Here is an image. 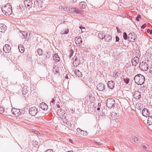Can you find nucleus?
Returning <instances> with one entry per match:
<instances>
[{
    "label": "nucleus",
    "instance_id": "47",
    "mask_svg": "<svg viewBox=\"0 0 152 152\" xmlns=\"http://www.w3.org/2000/svg\"><path fill=\"white\" fill-rule=\"evenodd\" d=\"M77 132L79 133H80L81 132H82V130L80 128H77Z\"/></svg>",
    "mask_w": 152,
    "mask_h": 152
},
{
    "label": "nucleus",
    "instance_id": "32",
    "mask_svg": "<svg viewBox=\"0 0 152 152\" xmlns=\"http://www.w3.org/2000/svg\"><path fill=\"white\" fill-rule=\"evenodd\" d=\"M18 49L21 53H23L24 50V48L22 45H20L18 46Z\"/></svg>",
    "mask_w": 152,
    "mask_h": 152
},
{
    "label": "nucleus",
    "instance_id": "31",
    "mask_svg": "<svg viewBox=\"0 0 152 152\" xmlns=\"http://www.w3.org/2000/svg\"><path fill=\"white\" fill-rule=\"evenodd\" d=\"M105 34L102 32L99 33L98 34V37L102 39H103L104 38V36Z\"/></svg>",
    "mask_w": 152,
    "mask_h": 152
},
{
    "label": "nucleus",
    "instance_id": "7",
    "mask_svg": "<svg viewBox=\"0 0 152 152\" xmlns=\"http://www.w3.org/2000/svg\"><path fill=\"white\" fill-rule=\"evenodd\" d=\"M38 109L35 107H31L29 110V113L32 116H35L38 113Z\"/></svg>",
    "mask_w": 152,
    "mask_h": 152
},
{
    "label": "nucleus",
    "instance_id": "58",
    "mask_svg": "<svg viewBox=\"0 0 152 152\" xmlns=\"http://www.w3.org/2000/svg\"><path fill=\"white\" fill-rule=\"evenodd\" d=\"M97 143H98V144L99 145H101V144L100 142H97Z\"/></svg>",
    "mask_w": 152,
    "mask_h": 152
},
{
    "label": "nucleus",
    "instance_id": "19",
    "mask_svg": "<svg viewBox=\"0 0 152 152\" xmlns=\"http://www.w3.org/2000/svg\"><path fill=\"white\" fill-rule=\"evenodd\" d=\"M142 113L143 116L145 117H148L149 115V111L146 109L144 108L142 111Z\"/></svg>",
    "mask_w": 152,
    "mask_h": 152
},
{
    "label": "nucleus",
    "instance_id": "25",
    "mask_svg": "<svg viewBox=\"0 0 152 152\" xmlns=\"http://www.w3.org/2000/svg\"><path fill=\"white\" fill-rule=\"evenodd\" d=\"M120 74V73H119L118 71L117 70H115L113 72V79L114 80L116 79V78H117L118 77V75H119Z\"/></svg>",
    "mask_w": 152,
    "mask_h": 152
},
{
    "label": "nucleus",
    "instance_id": "20",
    "mask_svg": "<svg viewBox=\"0 0 152 152\" xmlns=\"http://www.w3.org/2000/svg\"><path fill=\"white\" fill-rule=\"evenodd\" d=\"M104 39L106 42H110L112 40V37L109 34L105 35L104 36Z\"/></svg>",
    "mask_w": 152,
    "mask_h": 152
},
{
    "label": "nucleus",
    "instance_id": "35",
    "mask_svg": "<svg viewBox=\"0 0 152 152\" xmlns=\"http://www.w3.org/2000/svg\"><path fill=\"white\" fill-rule=\"evenodd\" d=\"M22 34L23 36V38H26L27 35V33L25 31H22Z\"/></svg>",
    "mask_w": 152,
    "mask_h": 152
},
{
    "label": "nucleus",
    "instance_id": "24",
    "mask_svg": "<svg viewBox=\"0 0 152 152\" xmlns=\"http://www.w3.org/2000/svg\"><path fill=\"white\" fill-rule=\"evenodd\" d=\"M53 60L56 62L59 61L60 58L57 54L56 53L53 56Z\"/></svg>",
    "mask_w": 152,
    "mask_h": 152
},
{
    "label": "nucleus",
    "instance_id": "23",
    "mask_svg": "<svg viewBox=\"0 0 152 152\" xmlns=\"http://www.w3.org/2000/svg\"><path fill=\"white\" fill-rule=\"evenodd\" d=\"M40 107L44 110H47L48 107V106L45 103H42L40 104Z\"/></svg>",
    "mask_w": 152,
    "mask_h": 152
},
{
    "label": "nucleus",
    "instance_id": "26",
    "mask_svg": "<svg viewBox=\"0 0 152 152\" xmlns=\"http://www.w3.org/2000/svg\"><path fill=\"white\" fill-rule=\"evenodd\" d=\"M26 7H25V5L23 6L22 4H20L19 6L18 7L17 10L19 12H22L23 10H25Z\"/></svg>",
    "mask_w": 152,
    "mask_h": 152
},
{
    "label": "nucleus",
    "instance_id": "29",
    "mask_svg": "<svg viewBox=\"0 0 152 152\" xmlns=\"http://www.w3.org/2000/svg\"><path fill=\"white\" fill-rule=\"evenodd\" d=\"M80 5L82 9H84L87 6L86 3L84 1L80 2Z\"/></svg>",
    "mask_w": 152,
    "mask_h": 152
},
{
    "label": "nucleus",
    "instance_id": "11",
    "mask_svg": "<svg viewBox=\"0 0 152 152\" xmlns=\"http://www.w3.org/2000/svg\"><path fill=\"white\" fill-rule=\"evenodd\" d=\"M75 41L76 45L78 46H80L81 45L82 40L81 38L80 37H76L75 39Z\"/></svg>",
    "mask_w": 152,
    "mask_h": 152
},
{
    "label": "nucleus",
    "instance_id": "52",
    "mask_svg": "<svg viewBox=\"0 0 152 152\" xmlns=\"http://www.w3.org/2000/svg\"><path fill=\"white\" fill-rule=\"evenodd\" d=\"M34 132L35 134H40V133H39V132L37 131H34Z\"/></svg>",
    "mask_w": 152,
    "mask_h": 152
},
{
    "label": "nucleus",
    "instance_id": "40",
    "mask_svg": "<svg viewBox=\"0 0 152 152\" xmlns=\"http://www.w3.org/2000/svg\"><path fill=\"white\" fill-rule=\"evenodd\" d=\"M148 73L149 74L152 75V64L150 66Z\"/></svg>",
    "mask_w": 152,
    "mask_h": 152
},
{
    "label": "nucleus",
    "instance_id": "3",
    "mask_svg": "<svg viewBox=\"0 0 152 152\" xmlns=\"http://www.w3.org/2000/svg\"><path fill=\"white\" fill-rule=\"evenodd\" d=\"M2 11L5 15H10L12 12V7L9 4H7L1 8Z\"/></svg>",
    "mask_w": 152,
    "mask_h": 152
},
{
    "label": "nucleus",
    "instance_id": "18",
    "mask_svg": "<svg viewBox=\"0 0 152 152\" xmlns=\"http://www.w3.org/2000/svg\"><path fill=\"white\" fill-rule=\"evenodd\" d=\"M30 88L28 86H25L22 89V93L24 95H26L29 91Z\"/></svg>",
    "mask_w": 152,
    "mask_h": 152
},
{
    "label": "nucleus",
    "instance_id": "21",
    "mask_svg": "<svg viewBox=\"0 0 152 152\" xmlns=\"http://www.w3.org/2000/svg\"><path fill=\"white\" fill-rule=\"evenodd\" d=\"M6 26L3 24H0V32H4L6 30Z\"/></svg>",
    "mask_w": 152,
    "mask_h": 152
},
{
    "label": "nucleus",
    "instance_id": "33",
    "mask_svg": "<svg viewBox=\"0 0 152 152\" xmlns=\"http://www.w3.org/2000/svg\"><path fill=\"white\" fill-rule=\"evenodd\" d=\"M111 114V117H112V118H113V117L114 118L113 120H114L115 118H117L118 116V114L115 113H112Z\"/></svg>",
    "mask_w": 152,
    "mask_h": 152
},
{
    "label": "nucleus",
    "instance_id": "9",
    "mask_svg": "<svg viewBox=\"0 0 152 152\" xmlns=\"http://www.w3.org/2000/svg\"><path fill=\"white\" fill-rule=\"evenodd\" d=\"M136 36V35L134 33H130L128 34V39L130 42H134L135 40Z\"/></svg>",
    "mask_w": 152,
    "mask_h": 152
},
{
    "label": "nucleus",
    "instance_id": "27",
    "mask_svg": "<svg viewBox=\"0 0 152 152\" xmlns=\"http://www.w3.org/2000/svg\"><path fill=\"white\" fill-rule=\"evenodd\" d=\"M147 124L150 126L152 125V116H150L148 117L147 122Z\"/></svg>",
    "mask_w": 152,
    "mask_h": 152
},
{
    "label": "nucleus",
    "instance_id": "57",
    "mask_svg": "<svg viewBox=\"0 0 152 152\" xmlns=\"http://www.w3.org/2000/svg\"><path fill=\"white\" fill-rule=\"evenodd\" d=\"M100 109V108L98 107L97 108V110H99Z\"/></svg>",
    "mask_w": 152,
    "mask_h": 152
},
{
    "label": "nucleus",
    "instance_id": "34",
    "mask_svg": "<svg viewBox=\"0 0 152 152\" xmlns=\"http://www.w3.org/2000/svg\"><path fill=\"white\" fill-rule=\"evenodd\" d=\"M145 89L146 87L145 86H143L140 87L139 89V90L140 91L142 92H145Z\"/></svg>",
    "mask_w": 152,
    "mask_h": 152
},
{
    "label": "nucleus",
    "instance_id": "36",
    "mask_svg": "<svg viewBox=\"0 0 152 152\" xmlns=\"http://www.w3.org/2000/svg\"><path fill=\"white\" fill-rule=\"evenodd\" d=\"M42 50L41 49H38L37 50V53L39 56L42 55Z\"/></svg>",
    "mask_w": 152,
    "mask_h": 152
},
{
    "label": "nucleus",
    "instance_id": "6",
    "mask_svg": "<svg viewBox=\"0 0 152 152\" xmlns=\"http://www.w3.org/2000/svg\"><path fill=\"white\" fill-rule=\"evenodd\" d=\"M69 11L70 12L80 14H82L83 12V10H79L77 7H75L73 8H69Z\"/></svg>",
    "mask_w": 152,
    "mask_h": 152
},
{
    "label": "nucleus",
    "instance_id": "16",
    "mask_svg": "<svg viewBox=\"0 0 152 152\" xmlns=\"http://www.w3.org/2000/svg\"><path fill=\"white\" fill-rule=\"evenodd\" d=\"M11 48L10 46L6 44L4 47L3 50L6 53H9Z\"/></svg>",
    "mask_w": 152,
    "mask_h": 152
},
{
    "label": "nucleus",
    "instance_id": "46",
    "mask_svg": "<svg viewBox=\"0 0 152 152\" xmlns=\"http://www.w3.org/2000/svg\"><path fill=\"white\" fill-rule=\"evenodd\" d=\"M45 152H55L52 149H49L46 151Z\"/></svg>",
    "mask_w": 152,
    "mask_h": 152
},
{
    "label": "nucleus",
    "instance_id": "22",
    "mask_svg": "<svg viewBox=\"0 0 152 152\" xmlns=\"http://www.w3.org/2000/svg\"><path fill=\"white\" fill-rule=\"evenodd\" d=\"M107 85L110 89H113L114 87V83L112 81H109L107 83Z\"/></svg>",
    "mask_w": 152,
    "mask_h": 152
},
{
    "label": "nucleus",
    "instance_id": "54",
    "mask_svg": "<svg viewBox=\"0 0 152 152\" xmlns=\"http://www.w3.org/2000/svg\"><path fill=\"white\" fill-rule=\"evenodd\" d=\"M63 10H64V11H66V10H67V8H65L64 7V9H63Z\"/></svg>",
    "mask_w": 152,
    "mask_h": 152
},
{
    "label": "nucleus",
    "instance_id": "41",
    "mask_svg": "<svg viewBox=\"0 0 152 152\" xmlns=\"http://www.w3.org/2000/svg\"><path fill=\"white\" fill-rule=\"evenodd\" d=\"M123 37L125 40H126L127 39V35L126 32H124L123 34Z\"/></svg>",
    "mask_w": 152,
    "mask_h": 152
},
{
    "label": "nucleus",
    "instance_id": "39",
    "mask_svg": "<svg viewBox=\"0 0 152 152\" xmlns=\"http://www.w3.org/2000/svg\"><path fill=\"white\" fill-rule=\"evenodd\" d=\"M129 79L128 78L126 77L124 78V81L126 84H128L129 82Z\"/></svg>",
    "mask_w": 152,
    "mask_h": 152
},
{
    "label": "nucleus",
    "instance_id": "12",
    "mask_svg": "<svg viewBox=\"0 0 152 152\" xmlns=\"http://www.w3.org/2000/svg\"><path fill=\"white\" fill-rule=\"evenodd\" d=\"M139 62V58L137 57H134L133 58L132 61V64L133 66H135Z\"/></svg>",
    "mask_w": 152,
    "mask_h": 152
},
{
    "label": "nucleus",
    "instance_id": "49",
    "mask_svg": "<svg viewBox=\"0 0 152 152\" xmlns=\"http://www.w3.org/2000/svg\"><path fill=\"white\" fill-rule=\"evenodd\" d=\"M146 26V24L145 23L141 27V28L144 29Z\"/></svg>",
    "mask_w": 152,
    "mask_h": 152
},
{
    "label": "nucleus",
    "instance_id": "5",
    "mask_svg": "<svg viewBox=\"0 0 152 152\" xmlns=\"http://www.w3.org/2000/svg\"><path fill=\"white\" fill-rule=\"evenodd\" d=\"M107 106L109 108H111L112 107H114L115 102L114 100L113 99H108L106 102Z\"/></svg>",
    "mask_w": 152,
    "mask_h": 152
},
{
    "label": "nucleus",
    "instance_id": "8",
    "mask_svg": "<svg viewBox=\"0 0 152 152\" xmlns=\"http://www.w3.org/2000/svg\"><path fill=\"white\" fill-rule=\"evenodd\" d=\"M9 111H11L13 115L16 116H18L20 113L19 109H15V108H12L11 110L9 109Z\"/></svg>",
    "mask_w": 152,
    "mask_h": 152
},
{
    "label": "nucleus",
    "instance_id": "37",
    "mask_svg": "<svg viewBox=\"0 0 152 152\" xmlns=\"http://www.w3.org/2000/svg\"><path fill=\"white\" fill-rule=\"evenodd\" d=\"M5 109L4 108L1 107L0 105V113H4L5 112Z\"/></svg>",
    "mask_w": 152,
    "mask_h": 152
},
{
    "label": "nucleus",
    "instance_id": "59",
    "mask_svg": "<svg viewBox=\"0 0 152 152\" xmlns=\"http://www.w3.org/2000/svg\"><path fill=\"white\" fill-rule=\"evenodd\" d=\"M65 77L66 79H68V77L67 75H66V76Z\"/></svg>",
    "mask_w": 152,
    "mask_h": 152
},
{
    "label": "nucleus",
    "instance_id": "44",
    "mask_svg": "<svg viewBox=\"0 0 152 152\" xmlns=\"http://www.w3.org/2000/svg\"><path fill=\"white\" fill-rule=\"evenodd\" d=\"M135 57H138L139 58V59L140 58V54H139V53L136 52L135 54Z\"/></svg>",
    "mask_w": 152,
    "mask_h": 152
},
{
    "label": "nucleus",
    "instance_id": "51",
    "mask_svg": "<svg viewBox=\"0 0 152 152\" xmlns=\"http://www.w3.org/2000/svg\"><path fill=\"white\" fill-rule=\"evenodd\" d=\"M116 38V42H118L119 40V37L117 36H116L115 37Z\"/></svg>",
    "mask_w": 152,
    "mask_h": 152
},
{
    "label": "nucleus",
    "instance_id": "53",
    "mask_svg": "<svg viewBox=\"0 0 152 152\" xmlns=\"http://www.w3.org/2000/svg\"><path fill=\"white\" fill-rule=\"evenodd\" d=\"M142 146L144 148H147V147H146V146L144 145H142Z\"/></svg>",
    "mask_w": 152,
    "mask_h": 152
},
{
    "label": "nucleus",
    "instance_id": "2",
    "mask_svg": "<svg viewBox=\"0 0 152 152\" xmlns=\"http://www.w3.org/2000/svg\"><path fill=\"white\" fill-rule=\"evenodd\" d=\"M134 80L136 83L138 85H141L144 82L145 77L143 75L138 74L135 76Z\"/></svg>",
    "mask_w": 152,
    "mask_h": 152
},
{
    "label": "nucleus",
    "instance_id": "15",
    "mask_svg": "<svg viewBox=\"0 0 152 152\" xmlns=\"http://www.w3.org/2000/svg\"><path fill=\"white\" fill-rule=\"evenodd\" d=\"M140 93L138 91H136L133 94V96L136 99H138L141 98Z\"/></svg>",
    "mask_w": 152,
    "mask_h": 152
},
{
    "label": "nucleus",
    "instance_id": "38",
    "mask_svg": "<svg viewBox=\"0 0 152 152\" xmlns=\"http://www.w3.org/2000/svg\"><path fill=\"white\" fill-rule=\"evenodd\" d=\"M132 139L135 143H137L139 142V140L136 137L134 136L133 137Z\"/></svg>",
    "mask_w": 152,
    "mask_h": 152
},
{
    "label": "nucleus",
    "instance_id": "56",
    "mask_svg": "<svg viewBox=\"0 0 152 152\" xmlns=\"http://www.w3.org/2000/svg\"><path fill=\"white\" fill-rule=\"evenodd\" d=\"M80 28V29H81L82 28V27H79ZM82 28H83L84 29L85 28L84 27H83Z\"/></svg>",
    "mask_w": 152,
    "mask_h": 152
},
{
    "label": "nucleus",
    "instance_id": "45",
    "mask_svg": "<svg viewBox=\"0 0 152 152\" xmlns=\"http://www.w3.org/2000/svg\"><path fill=\"white\" fill-rule=\"evenodd\" d=\"M55 102V100H54V99H52V100H51V101L50 102V105H53L54 104Z\"/></svg>",
    "mask_w": 152,
    "mask_h": 152
},
{
    "label": "nucleus",
    "instance_id": "55",
    "mask_svg": "<svg viewBox=\"0 0 152 152\" xmlns=\"http://www.w3.org/2000/svg\"><path fill=\"white\" fill-rule=\"evenodd\" d=\"M77 0H72V1L74 2H76Z\"/></svg>",
    "mask_w": 152,
    "mask_h": 152
},
{
    "label": "nucleus",
    "instance_id": "17",
    "mask_svg": "<svg viewBox=\"0 0 152 152\" xmlns=\"http://www.w3.org/2000/svg\"><path fill=\"white\" fill-rule=\"evenodd\" d=\"M72 60L73 61V64L75 66V64L77 66H78L80 63L79 60L78 59L77 56H75L73 58Z\"/></svg>",
    "mask_w": 152,
    "mask_h": 152
},
{
    "label": "nucleus",
    "instance_id": "28",
    "mask_svg": "<svg viewBox=\"0 0 152 152\" xmlns=\"http://www.w3.org/2000/svg\"><path fill=\"white\" fill-rule=\"evenodd\" d=\"M69 31V30L68 28H65L61 31L60 33L62 35L64 34H67Z\"/></svg>",
    "mask_w": 152,
    "mask_h": 152
},
{
    "label": "nucleus",
    "instance_id": "13",
    "mask_svg": "<svg viewBox=\"0 0 152 152\" xmlns=\"http://www.w3.org/2000/svg\"><path fill=\"white\" fill-rule=\"evenodd\" d=\"M58 116L62 118L65 117L64 115L65 114V111L64 110H59L57 112Z\"/></svg>",
    "mask_w": 152,
    "mask_h": 152
},
{
    "label": "nucleus",
    "instance_id": "10",
    "mask_svg": "<svg viewBox=\"0 0 152 152\" xmlns=\"http://www.w3.org/2000/svg\"><path fill=\"white\" fill-rule=\"evenodd\" d=\"M96 88L99 91H103L105 88V86L102 83H101L97 85Z\"/></svg>",
    "mask_w": 152,
    "mask_h": 152
},
{
    "label": "nucleus",
    "instance_id": "4",
    "mask_svg": "<svg viewBox=\"0 0 152 152\" xmlns=\"http://www.w3.org/2000/svg\"><path fill=\"white\" fill-rule=\"evenodd\" d=\"M24 5L26 7V8H28V10L31 9L34 11L37 10L34 4H33L31 0H25Z\"/></svg>",
    "mask_w": 152,
    "mask_h": 152
},
{
    "label": "nucleus",
    "instance_id": "42",
    "mask_svg": "<svg viewBox=\"0 0 152 152\" xmlns=\"http://www.w3.org/2000/svg\"><path fill=\"white\" fill-rule=\"evenodd\" d=\"M70 54L69 55V58H71V57L73 56V54L74 53V51L73 50H70Z\"/></svg>",
    "mask_w": 152,
    "mask_h": 152
},
{
    "label": "nucleus",
    "instance_id": "1",
    "mask_svg": "<svg viewBox=\"0 0 152 152\" xmlns=\"http://www.w3.org/2000/svg\"><path fill=\"white\" fill-rule=\"evenodd\" d=\"M145 57L146 61H142L140 63L139 68L142 71H146L148 69V63L151 61L152 56L151 54H145Z\"/></svg>",
    "mask_w": 152,
    "mask_h": 152
},
{
    "label": "nucleus",
    "instance_id": "60",
    "mask_svg": "<svg viewBox=\"0 0 152 152\" xmlns=\"http://www.w3.org/2000/svg\"><path fill=\"white\" fill-rule=\"evenodd\" d=\"M67 152H73V151H67Z\"/></svg>",
    "mask_w": 152,
    "mask_h": 152
},
{
    "label": "nucleus",
    "instance_id": "43",
    "mask_svg": "<svg viewBox=\"0 0 152 152\" xmlns=\"http://www.w3.org/2000/svg\"><path fill=\"white\" fill-rule=\"evenodd\" d=\"M140 17H141V15H140L138 14L137 15V17L135 19L137 21H139V19L140 18Z\"/></svg>",
    "mask_w": 152,
    "mask_h": 152
},
{
    "label": "nucleus",
    "instance_id": "30",
    "mask_svg": "<svg viewBox=\"0 0 152 152\" xmlns=\"http://www.w3.org/2000/svg\"><path fill=\"white\" fill-rule=\"evenodd\" d=\"M75 73L76 75L78 76V77H82V73L79 70H75Z\"/></svg>",
    "mask_w": 152,
    "mask_h": 152
},
{
    "label": "nucleus",
    "instance_id": "61",
    "mask_svg": "<svg viewBox=\"0 0 152 152\" xmlns=\"http://www.w3.org/2000/svg\"><path fill=\"white\" fill-rule=\"evenodd\" d=\"M57 107L58 108H59L60 107V106L59 105H58L57 106Z\"/></svg>",
    "mask_w": 152,
    "mask_h": 152
},
{
    "label": "nucleus",
    "instance_id": "14",
    "mask_svg": "<svg viewBox=\"0 0 152 152\" xmlns=\"http://www.w3.org/2000/svg\"><path fill=\"white\" fill-rule=\"evenodd\" d=\"M63 124L67 127H70L71 126V124L69 121L66 119L65 118L63 119Z\"/></svg>",
    "mask_w": 152,
    "mask_h": 152
},
{
    "label": "nucleus",
    "instance_id": "48",
    "mask_svg": "<svg viewBox=\"0 0 152 152\" xmlns=\"http://www.w3.org/2000/svg\"><path fill=\"white\" fill-rule=\"evenodd\" d=\"M147 32L148 33H149L150 34H152V30H150V29H147Z\"/></svg>",
    "mask_w": 152,
    "mask_h": 152
},
{
    "label": "nucleus",
    "instance_id": "50",
    "mask_svg": "<svg viewBox=\"0 0 152 152\" xmlns=\"http://www.w3.org/2000/svg\"><path fill=\"white\" fill-rule=\"evenodd\" d=\"M84 132H85L84 131L82 130V132H81L80 134H83V135H86V134H86V132L84 133Z\"/></svg>",
    "mask_w": 152,
    "mask_h": 152
}]
</instances>
